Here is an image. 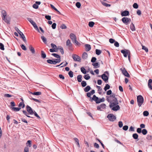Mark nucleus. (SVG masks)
<instances>
[{"label":"nucleus","instance_id":"8fccbe9b","mask_svg":"<svg viewBox=\"0 0 152 152\" xmlns=\"http://www.w3.org/2000/svg\"><path fill=\"white\" fill-rule=\"evenodd\" d=\"M75 5L77 8H79L81 7V4L80 2H78L76 3Z\"/></svg>","mask_w":152,"mask_h":152},{"label":"nucleus","instance_id":"4468645a","mask_svg":"<svg viewBox=\"0 0 152 152\" xmlns=\"http://www.w3.org/2000/svg\"><path fill=\"white\" fill-rule=\"evenodd\" d=\"M106 104H105L102 103L99 106H97V109L98 110L102 111V110L105 108Z\"/></svg>","mask_w":152,"mask_h":152},{"label":"nucleus","instance_id":"603ef678","mask_svg":"<svg viewBox=\"0 0 152 152\" xmlns=\"http://www.w3.org/2000/svg\"><path fill=\"white\" fill-rule=\"evenodd\" d=\"M152 136L151 135L148 134L147 135L146 139L148 140H151L152 139Z\"/></svg>","mask_w":152,"mask_h":152},{"label":"nucleus","instance_id":"0eeeda50","mask_svg":"<svg viewBox=\"0 0 152 152\" xmlns=\"http://www.w3.org/2000/svg\"><path fill=\"white\" fill-rule=\"evenodd\" d=\"M66 45L69 50H73L72 45L69 39H68L66 41Z\"/></svg>","mask_w":152,"mask_h":152},{"label":"nucleus","instance_id":"f704fd0d","mask_svg":"<svg viewBox=\"0 0 152 152\" xmlns=\"http://www.w3.org/2000/svg\"><path fill=\"white\" fill-rule=\"evenodd\" d=\"M51 55L52 56H53L54 57H55L56 58H60L61 57L59 55L56 53H52Z\"/></svg>","mask_w":152,"mask_h":152},{"label":"nucleus","instance_id":"79ce46f5","mask_svg":"<svg viewBox=\"0 0 152 152\" xmlns=\"http://www.w3.org/2000/svg\"><path fill=\"white\" fill-rule=\"evenodd\" d=\"M81 72L84 74H86V69L84 67L81 68Z\"/></svg>","mask_w":152,"mask_h":152},{"label":"nucleus","instance_id":"c756f323","mask_svg":"<svg viewBox=\"0 0 152 152\" xmlns=\"http://www.w3.org/2000/svg\"><path fill=\"white\" fill-rule=\"evenodd\" d=\"M88 57V54L87 53L84 52L82 55V58L84 59H86Z\"/></svg>","mask_w":152,"mask_h":152},{"label":"nucleus","instance_id":"774afa93","mask_svg":"<svg viewBox=\"0 0 152 152\" xmlns=\"http://www.w3.org/2000/svg\"><path fill=\"white\" fill-rule=\"evenodd\" d=\"M128 126L127 125L124 126L123 127V129L125 131L127 130L128 129Z\"/></svg>","mask_w":152,"mask_h":152},{"label":"nucleus","instance_id":"5701e85b","mask_svg":"<svg viewBox=\"0 0 152 152\" xmlns=\"http://www.w3.org/2000/svg\"><path fill=\"white\" fill-rule=\"evenodd\" d=\"M47 62L48 63L51 64H56L55 60H53L51 59H48L47 60Z\"/></svg>","mask_w":152,"mask_h":152},{"label":"nucleus","instance_id":"4c0bfd02","mask_svg":"<svg viewBox=\"0 0 152 152\" xmlns=\"http://www.w3.org/2000/svg\"><path fill=\"white\" fill-rule=\"evenodd\" d=\"M25 105L23 102H20L19 103L18 107H19L24 108L25 107Z\"/></svg>","mask_w":152,"mask_h":152},{"label":"nucleus","instance_id":"e2e57ef3","mask_svg":"<svg viewBox=\"0 0 152 152\" xmlns=\"http://www.w3.org/2000/svg\"><path fill=\"white\" fill-rule=\"evenodd\" d=\"M74 43H75V45H80V43L78 42L76 40H75L73 42Z\"/></svg>","mask_w":152,"mask_h":152},{"label":"nucleus","instance_id":"338daca9","mask_svg":"<svg viewBox=\"0 0 152 152\" xmlns=\"http://www.w3.org/2000/svg\"><path fill=\"white\" fill-rule=\"evenodd\" d=\"M24 152H29V148L28 147H26L24 149Z\"/></svg>","mask_w":152,"mask_h":152},{"label":"nucleus","instance_id":"de8ad7c7","mask_svg":"<svg viewBox=\"0 0 152 152\" xmlns=\"http://www.w3.org/2000/svg\"><path fill=\"white\" fill-rule=\"evenodd\" d=\"M149 112L147 111H145L143 112V115L145 116H147L149 115Z\"/></svg>","mask_w":152,"mask_h":152},{"label":"nucleus","instance_id":"a18cd8bd","mask_svg":"<svg viewBox=\"0 0 152 152\" xmlns=\"http://www.w3.org/2000/svg\"><path fill=\"white\" fill-rule=\"evenodd\" d=\"M70 77H72L73 76V72L72 71H70L68 73Z\"/></svg>","mask_w":152,"mask_h":152},{"label":"nucleus","instance_id":"9d476101","mask_svg":"<svg viewBox=\"0 0 152 152\" xmlns=\"http://www.w3.org/2000/svg\"><path fill=\"white\" fill-rule=\"evenodd\" d=\"M72 57L75 61L79 62H81L80 58L78 56L75 54H74L72 55Z\"/></svg>","mask_w":152,"mask_h":152},{"label":"nucleus","instance_id":"f03ea898","mask_svg":"<svg viewBox=\"0 0 152 152\" xmlns=\"http://www.w3.org/2000/svg\"><path fill=\"white\" fill-rule=\"evenodd\" d=\"M95 93V90H92L89 92H88L86 93V96L87 97L89 98V101L90 102H92L93 101H95V95L93 96L92 97H91L92 95H93Z\"/></svg>","mask_w":152,"mask_h":152},{"label":"nucleus","instance_id":"58836bf2","mask_svg":"<svg viewBox=\"0 0 152 152\" xmlns=\"http://www.w3.org/2000/svg\"><path fill=\"white\" fill-rule=\"evenodd\" d=\"M102 53V51L98 49H96V54L99 55Z\"/></svg>","mask_w":152,"mask_h":152},{"label":"nucleus","instance_id":"0e129e2a","mask_svg":"<svg viewBox=\"0 0 152 152\" xmlns=\"http://www.w3.org/2000/svg\"><path fill=\"white\" fill-rule=\"evenodd\" d=\"M58 49H59L60 50V51L62 55L64 54V49L63 48L61 47L59 48H58Z\"/></svg>","mask_w":152,"mask_h":152},{"label":"nucleus","instance_id":"72a5a7b5","mask_svg":"<svg viewBox=\"0 0 152 152\" xmlns=\"http://www.w3.org/2000/svg\"><path fill=\"white\" fill-rule=\"evenodd\" d=\"M91 61L93 63L92 65L94 66V68H95V57H93L91 59Z\"/></svg>","mask_w":152,"mask_h":152},{"label":"nucleus","instance_id":"49530a36","mask_svg":"<svg viewBox=\"0 0 152 152\" xmlns=\"http://www.w3.org/2000/svg\"><path fill=\"white\" fill-rule=\"evenodd\" d=\"M0 49L3 50H4V45L1 43H0Z\"/></svg>","mask_w":152,"mask_h":152},{"label":"nucleus","instance_id":"09e8293b","mask_svg":"<svg viewBox=\"0 0 152 152\" xmlns=\"http://www.w3.org/2000/svg\"><path fill=\"white\" fill-rule=\"evenodd\" d=\"M33 114H34V115L35 116H36L38 118V119H41L40 117L35 111H34V113Z\"/></svg>","mask_w":152,"mask_h":152},{"label":"nucleus","instance_id":"69168bd1","mask_svg":"<svg viewBox=\"0 0 152 152\" xmlns=\"http://www.w3.org/2000/svg\"><path fill=\"white\" fill-rule=\"evenodd\" d=\"M118 126L120 128H121L123 126V124L121 121H120L118 122Z\"/></svg>","mask_w":152,"mask_h":152},{"label":"nucleus","instance_id":"9b49d317","mask_svg":"<svg viewBox=\"0 0 152 152\" xmlns=\"http://www.w3.org/2000/svg\"><path fill=\"white\" fill-rule=\"evenodd\" d=\"M120 70L122 72V73L125 76H126L127 77H130V75L126 70L125 68H124L123 69L122 68L120 69Z\"/></svg>","mask_w":152,"mask_h":152},{"label":"nucleus","instance_id":"bb28decb","mask_svg":"<svg viewBox=\"0 0 152 152\" xmlns=\"http://www.w3.org/2000/svg\"><path fill=\"white\" fill-rule=\"evenodd\" d=\"M101 2L102 4L104 5V6H105L106 7H110L111 6V5L110 4H108L105 2H104V1H101Z\"/></svg>","mask_w":152,"mask_h":152},{"label":"nucleus","instance_id":"1a4fd4ad","mask_svg":"<svg viewBox=\"0 0 152 152\" xmlns=\"http://www.w3.org/2000/svg\"><path fill=\"white\" fill-rule=\"evenodd\" d=\"M121 52L123 54L124 56L125 57H126L127 55H130V51L128 50H121Z\"/></svg>","mask_w":152,"mask_h":152},{"label":"nucleus","instance_id":"2f4dec72","mask_svg":"<svg viewBox=\"0 0 152 152\" xmlns=\"http://www.w3.org/2000/svg\"><path fill=\"white\" fill-rule=\"evenodd\" d=\"M41 37L43 42L45 44H47V42L46 39L43 36H41Z\"/></svg>","mask_w":152,"mask_h":152},{"label":"nucleus","instance_id":"a211bd4d","mask_svg":"<svg viewBox=\"0 0 152 152\" xmlns=\"http://www.w3.org/2000/svg\"><path fill=\"white\" fill-rule=\"evenodd\" d=\"M19 34L20 35V38L23 39L25 43H26V39L23 33L21 32V33Z\"/></svg>","mask_w":152,"mask_h":152},{"label":"nucleus","instance_id":"39448f33","mask_svg":"<svg viewBox=\"0 0 152 152\" xmlns=\"http://www.w3.org/2000/svg\"><path fill=\"white\" fill-rule=\"evenodd\" d=\"M106 74L107 75H109L108 72L107 71H106L104 72V73L101 76V77L102 79L107 83L108 82V77L106 75Z\"/></svg>","mask_w":152,"mask_h":152},{"label":"nucleus","instance_id":"cd10ccee","mask_svg":"<svg viewBox=\"0 0 152 152\" xmlns=\"http://www.w3.org/2000/svg\"><path fill=\"white\" fill-rule=\"evenodd\" d=\"M41 56L42 58L44 59L46 57V54L45 53L43 50L41 51Z\"/></svg>","mask_w":152,"mask_h":152},{"label":"nucleus","instance_id":"ddd939ff","mask_svg":"<svg viewBox=\"0 0 152 152\" xmlns=\"http://www.w3.org/2000/svg\"><path fill=\"white\" fill-rule=\"evenodd\" d=\"M105 101V98L102 97V99L99 98L96 96V103L98 104L102 102H103Z\"/></svg>","mask_w":152,"mask_h":152},{"label":"nucleus","instance_id":"4be33fe9","mask_svg":"<svg viewBox=\"0 0 152 152\" xmlns=\"http://www.w3.org/2000/svg\"><path fill=\"white\" fill-rule=\"evenodd\" d=\"M96 87L98 88V93L99 94H102V90L101 87L97 86H96Z\"/></svg>","mask_w":152,"mask_h":152},{"label":"nucleus","instance_id":"f3484780","mask_svg":"<svg viewBox=\"0 0 152 152\" xmlns=\"http://www.w3.org/2000/svg\"><path fill=\"white\" fill-rule=\"evenodd\" d=\"M152 79H150L148 81V86L149 88L152 90Z\"/></svg>","mask_w":152,"mask_h":152},{"label":"nucleus","instance_id":"052dcab7","mask_svg":"<svg viewBox=\"0 0 152 152\" xmlns=\"http://www.w3.org/2000/svg\"><path fill=\"white\" fill-rule=\"evenodd\" d=\"M4 96L5 97H11L12 96V95L8 94H4Z\"/></svg>","mask_w":152,"mask_h":152},{"label":"nucleus","instance_id":"e433bc0d","mask_svg":"<svg viewBox=\"0 0 152 152\" xmlns=\"http://www.w3.org/2000/svg\"><path fill=\"white\" fill-rule=\"evenodd\" d=\"M31 141L30 140H28L27 142L26 143V146H28L29 147H30L31 146Z\"/></svg>","mask_w":152,"mask_h":152},{"label":"nucleus","instance_id":"7ed1b4c3","mask_svg":"<svg viewBox=\"0 0 152 152\" xmlns=\"http://www.w3.org/2000/svg\"><path fill=\"white\" fill-rule=\"evenodd\" d=\"M137 101L138 106L140 107L144 103L143 97L141 95H138L137 96Z\"/></svg>","mask_w":152,"mask_h":152},{"label":"nucleus","instance_id":"473e14b6","mask_svg":"<svg viewBox=\"0 0 152 152\" xmlns=\"http://www.w3.org/2000/svg\"><path fill=\"white\" fill-rule=\"evenodd\" d=\"M132 137L134 139H137L138 140H139L138 139V135L136 133H134L133 134Z\"/></svg>","mask_w":152,"mask_h":152},{"label":"nucleus","instance_id":"bf43d9fd","mask_svg":"<svg viewBox=\"0 0 152 152\" xmlns=\"http://www.w3.org/2000/svg\"><path fill=\"white\" fill-rule=\"evenodd\" d=\"M29 98H30V99H31V100H33L34 101H35V102H37L38 103H40V101L39 100H38V99H35V98H31L30 97H29Z\"/></svg>","mask_w":152,"mask_h":152},{"label":"nucleus","instance_id":"c03bdc74","mask_svg":"<svg viewBox=\"0 0 152 152\" xmlns=\"http://www.w3.org/2000/svg\"><path fill=\"white\" fill-rule=\"evenodd\" d=\"M84 78L86 80H88L90 79V77L89 76L88 74H87L85 75L84 77Z\"/></svg>","mask_w":152,"mask_h":152},{"label":"nucleus","instance_id":"b1692460","mask_svg":"<svg viewBox=\"0 0 152 152\" xmlns=\"http://www.w3.org/2000/svg\"><path fill=\"white\" fill-rule=\"evenodd\" d=\"M51 7L55 10L56 11L58 12V14L61 15V13L53 5L51 4L50 5Z\"/></svg>","mask_w":152,"mask_h":152},{"label":"nucleus","instance_id":"680f3d73","mask_svg":"<svg viewBox=\"0 0 152 152\" xmlns=\"http://www.w3.org/2000/svg\"><path fill=\"white\" fill-rule=\"evenodd\" d=\"M27 19L31 24L34 23V22L30 18H28Z\"/></svg>","mask_w":152,"mask_h":152},{"label":"nucleus","instance_id":"393cba45","mask_svg":"<svg viewBox=\"0 0 152 152\" xmlns=\"http://www.w3.org/2000/svg\"><path fill=\"white\" fill-rule=\"evenodd\" d=\"M23 114L25 115H26V116H27V117H29V118H33V117L29 116L28 115H29L28 113L26 111L23 110Z\"/></svg>","mask_w":152,"mask_h":152},{"label":"nucleus","instance_id":"dca6fc26","mask_svg":"<svg viewBox=\"0 0 152 152\" xmlns=\"http://www.w3.org/2000/svg\"><path fill=\"white\" fill-rule=\"evenodd\" d=\"M70 37L72 39V42L76 40V36L73 33H71L70 34Z\"/></svg>","mask_w":152,"mask_h":152},{"label":"nucleus","instance_id":"423d86ee","mask_svg":"<svg viewBox=\"0 0 152 152\" xmlns=\"http://www.w3.org/2000/svg\"><path fill=\"white\" fill-rule=\"evenodd\" d=\"M121 20L125 25H127L129 23L131 22V20L130 18L126 17H124L122 18Z\"/></svg>","mask_w":152,"mask_h":152},{"label":"nucleus","instance_id":"13d9d810","mask_svg":"<svg viewBox=\"0 0 152 152\" xmlns=\"http://www.w3.org/2000/svg\"><path fill=\"white\" fill-rule=\"evenodd\" d=\"M45 18L48 20H50L51 19V17L49 15H45Z\"/></svg>","mask_w":152,"mask_h":152},{"label":"nucleus","instance_id":"5fc2aeb1","mask_svg":"<svg viewBox=\"0 0 152 152\" xmlns=\"http://www.w3.org/2000/svg\"><path fill=\"white\" fill-rule=\"evenodd\" d=\"M20 47L22 48V49L24 50H27V49L26 47V46L24 45L23 44H22L20 45Z\"/></svg>","mask_w":152,"mask_h":152},{"label":"nucleus","instance_id":"2eb2a0df","mask_svg":"<svg viewBox=\"0 0 152 152\" xmlns=\"http://www.w3.org/2000/svg\"><path fill=\"white\" fill-rule=\"evenodd\" d=\"M121 15L122 17L127 16L129 15V12L128 11L125 10L121 12Z\"/></svg>","mask_w":152,"mask_h":152},{"label":"nucleus","instance_id":"4d7b16f0","mask_svg":"<svg viewBox=\"0 0 152 152\" xmlns=\"http://www.w3.org/2000/svg\"><path fill=\"white\" fill-rule=\"evenodd\" d=\"M60 28L62 29H66L67 28L66 26L64 24H62L60 26Z\"/></svg>","mask_w":152,"mask_h":152},{"label":"nucleus","instance_id":"ea45409f","mask_svg":"<svg viewBox=\"0 0 152 152\" xmlns=\"http://www.w3.org/2000/svg\"><path fill=\"white\" fill-rule=\"evenodd\" d=\"M95 23L94 22L92 21H90L88 23V26L91 27H93Z\"/></svg>","mask_w":152,"mask_h":152},{"label":"nucleus","instance_id":"aec40b11","mask_svg":"<svg viewBox=\"0 0 152 152\" xmlns=\"http://www.w3.org/2000/svg\"><path fill=\"white\" fill-rule=\"evenodd\" d=\"M85 50L86 51H89L91 49V45L89 44H86L85 45Z\"/></svg>","mask_w":152,"mask_h":152},{"label":"nucleus","instance_id":"864d4df0","mask_svg":"<svg viewBox=\"0 0 152 152\" xmlns=\"http://www.w3.org/2000/svg\"><path fill=\"white\" fill-rule=\"evenodd\" d=\"M133 7L134 8L137 9L138 8V5L137 3H134L133 5Z\"/></svg>","mask_w":152,"mask_h":152},{"label":"nucleus","instance_id":"6ab92c4d","mask_svg":"<svg viewBox=\"0 0 152 152\" xmlns=\"http://www.w3.org/2000/svg\"><path fill=\"white\" fill-rule=\"evenodd\" d=\"M29 48L32 54H34L35 53V50L34 48L31 45L29 46Z\"/></svg>","mask_w":152,"mask_h":152},{"label":"nucleus","instance_id":"3c124183","mask_svg":"<svg viewBox=\"0 0 152 152\" xmlns=\"http://www.w3.org/2000/svg\"><path fill=\"white\" fill-rule=\"evenodd\" d=\"M142 132L143 135H145L147 133V131L145 129H143L142 130Z\"/></svg>","mask_w":152,"mask_h":152},{"label":"nucleus","instance_id":"6e6552de","mask_svg":"<svg viewBox=\"0 0 152 152\" xmlns=\"http://www.w3.org/2000/svg\"><path fill=\"white\" fill-rule=\"evenodd\" d=\"M107 117L109 120L111 121H113L116 119V117L113 114H108Z\"/></svg>","mask_w":152,"mask_h":152},{"label":"nucleus","instance_id":"20e7f679","mask_svg":"<svg viewBox=\"0 0 152 152\" xmlns=\"http://www.w3.org/2000/svg\"><path fill=\"white\" fill-rule=\"evenodd\" d=\"M1 13L2 14V17L3 20L7 23H8L10 22L6 18V12L5 10H3L1 11Z\"/></svg>","mask_w":152,"mask_h":152},{"label":"nucleus","instance_id":"7c9ffc66","mask_svg":"<svg viewBox=\"0 0 152 152\" xmlns=\"http://www.w3.org/2000/svg\"><path fill=\"white\" fill-rule=\"evenodd\" d=\"M11 109L15 111H18L21 109V108L13 107H11Z\"/></svg>","mask_w":152,"mask_h":152},{"label":"nucleus","instance_id":"a878e982","mask_svg":"<svg viewBox=\"0 0 152 152\" xmlns=\"http://www.w3.org/2000/svg\"><path fill=\"white\" fill-rule=\"evenodd\" d=\"M130 28L133 31L135 30V28L134 25L132 23L130 25Z\"/></svg>","mask_w":152,"mask_h":152},{"label":"nucleus","instance_id":"f257e3e1","mask_svg":"<svg viewBox=\"0 0 152 152\" xmlns=\"http://www.w3.org/2000/svg\"><path fill=\"white\" fill-rule=\"evenodd\" d=\"M106 98L107 101L110 103L109 106L112 110L116 111L120 110V107L118 105V102L115 94L113 93L109 96H106Z\"/></svg>","mask_w":152,"mask_h":152},{"label":"nucleus","instance_id":"f8f14e48","mask_svg":"<svg viewBox=\"0 0 152 152\" xmlns=\"http://www.w3.org/2000/svg\"><path fill=\"white\" fill-rule=\"evenodd\" d=\"M26 107L27 112L29 114L33 115L34 114V111L31 107L27 105L26 106Z\"/></svg>","mask_w":152,"mask_h":152},{"label":"nucleus","instance_id":"37998d69","mask_svg":"<svg viewBox=\"0 0 152 152\" xmlns=\"http://www.w3.org/2000/svg\"><path fill=\"white\" fill-rule=\"evenodd\" d=\"M41 92L38 91L34 92L33 95H34L39 96L41 94Z\"/></svg>","mask_w":152,"mask_h":152},{"label":"nucleus","instance_id":"c85d7f7f","mask_svg":"<svg viewBox=\"0 0 152 152\" xmlns=\"http://www.w3.org/2000/svg\"><path fill=\"white\" fill-rule=\"evenodd\" d=\"M82 76L81 75H78L77 77V81L79 82H80L82 81Z\"/></svg>","mask_w":152,"mask_h":152},{"label":"nucleus","instance_id":"c9c22d12","mask_svg":"<svg viewBox=\"0 0 152 152\" xmlns=\"http://www.w3.org/2000/svg\"><path fill=\"white\" fill-rule=\"evenodd\" d=\"M110 88V86L108 84H106L105 85V86L104 87V89L105 91H106L107 90L109 89Z\"/></svg>","mask_w":152,"mask_h":152},{"label":"nucleus","instance_id":"6e6d98bb","mask_svg":"<svg viewBox=\"0 0 152 152\" xmlns=\"http://www.w3.org/2000/svg\"><path fill=\"white\" fill-rule=\"evenodd\" d=\"M54 60L56 64L57 63H59L61 61L60 58L55 59Z\"/></svg>","mask_w":152,"mask_h":152},{"label":"nucleus","instance_id":"412c9836","mask_svg":"<svg viewBox=\"0 0 152 152\" xmlns=\"http://www.w3.org/2000/svg\"><path fill=\"white\" fill-rule=\"evenodd\" d=\"M91 89V88L89 86H87L84 88V91L86 92H88Z\"/></svg>","mask_w":152,"mask_h":152},{"label":"nucleus","instance_id":"a19ab883","mask_svg":"<svg viewBox=\"0 0 152 152\" xmlns=\"http://www.w3.org/2000/svg\"><path fill=\"white\" fill-rule=\"evenodd\" d=\"M81 82V84L83 87H85L87 85V83L86 81H83Z\"/></svg>","mask_w":152,"mask_h":152}]
</instances>
